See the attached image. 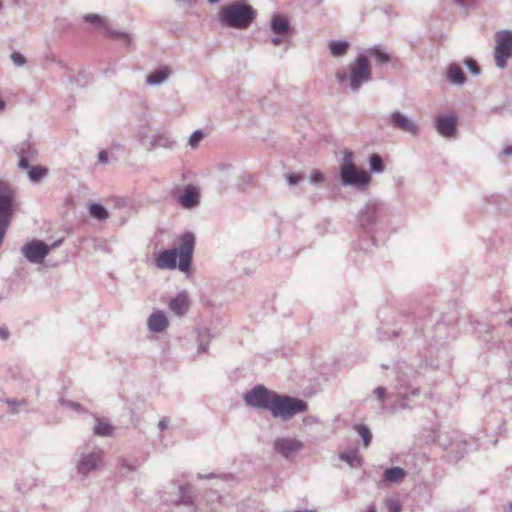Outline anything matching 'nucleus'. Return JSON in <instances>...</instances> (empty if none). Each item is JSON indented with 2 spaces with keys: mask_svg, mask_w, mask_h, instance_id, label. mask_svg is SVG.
Masks as SVG:
<instances>
[{
  "mask_svg": "<svg viewBox=\"0 0 512 512\" xmlns=\"http://www.w3.org/2000/svg\"><path fill=\"white\" fill-rule=\"evenodd\" d=\"M211 476H212V475H209V476H206V475H205V476H203V475H201V474H199V475H198V477H199V478H209V477H211Z\"/></svg>",
  "mask_w": 512,
  "mask_h": 512,
  "instance_id": "13d9d810",
  "label": "nucleus"
},
{
  "mask_svg": "<svg viewBox=\"0 0 512 512\" xmlns=\"http://www.w3.org/2000/svg\"><path fill=\"white\" fill-rule=\"evenodd\" d=\"M495 43V64L499 69H504L512 56V30L498 31L495 35Z\"/></svg>",
  "mask_w": 512,
  "mask_h": 512,
  "instance_id": "6e6552de",
  "label": "nucleus"
},
{
  "mask_svg": "<svg viewBox=\"0 0 512 512\" xmlns=\"http://www.w3.org/2000/svg\"><path fill=\"white\" fill-rule=\"evenodd\" d=\"M61 405L69 410L75 411V412H81L83 410V407L81 404L75 401L71 400H61Z\"/></svg>",
  "mask_w": 512,
  "mask_h": 512,
  "instance_id": "72a5a7b5",
  "label": "nucleus"
},
{
  "mask_svg": "<svg viewBox=\"0 0 512 512\" xmlns=\"http://www.w3.org/2000/svg\"><path fill=\"white\" fill-rule=\"evenodd\" d=\"M121 467L128 471H135L138 467L136 463L129 462L128 460H122Z\"/></svg>",
  "mask_w": 512,
  "mask_h": 512,
  "instance_id": "c03bdc74",
  "label": "nucleus"
},
{
  "mask_svg": "<svg viewBox=\"0 0 512 512\" xmlns=\"http://www.w3.org/2000/svg\"><path fill=\"white\" fill-rule=\"evenodd\" d=\"M24 147L29 148V144H27V143H23V144H21V146H20L19 148H17V149H16V151H17L18 153H20V154H23V153L25 152Z\"/></svg>",
  "mask_w": 512,
  "mask_h": 512,
  "instance_id": "603ef678",
  "label": "nucleus"
},
{
  "mask_svg": "<svg viewBox=\"0 0 512 512\" xmlns=\"http://www.w3.org/2000/svg\"><path fill=\"white\" fill-rule=\"evenodd\" d=\"M9 337V330L6 326H0V339L6 340Z\"/></svg>",
  "mask_w": 512,
  "mask_h": 512,
  "instance_id": "09e8293b",
  "label": "nucleus"
},
{
  "mask_svg": "<svg viewBox=\"0 0 512 512\" xmlns=\"http://www.w3.org/2000/svg\"><path fill=\"white\" fill-rule=\"evenodd\" d=\"M406 476V472L401 467H392L384 471L383 482L400 483Z\"/></svg>",
  "mask_w": 512,
  "mask_h": 512,
  "instance_id": "b1692460",
  "label": "nucleus"
},
{
  "mask_svg": "<svg viewBox=\"0 0 512 512\" xmlns=\"http://www.w3.org/2000/svg\"><path fill=\"white\" fill-rule=\"evenodd\" d=\"M204 133L201 130L194 131L188 139V145L195 149L198 147L199 143L203 140Z\"/></svg>",
  "mask_w": 512,
  "mask_h": 512,
  "instance_id": "473e14b6",
  "label": "nucleus"
},
{
  "mask_svg": "<svg viewBox=\"0 0 512 512\" xmlns=\"http://www.w3.org/2000/svg\"><path fill=\"white\" fill-rule=\"evenodd\" d=\"M304 449V442L297 437L279 436L273 441V451L286 460H293Z\"/></svg>",
  "mask_w": 512,
  "mask_h": 512,
  "instance_id": "1a4fd4ad",
  "label": "nucleus"
},
{
  "mask_svg": "<svg viewBox=\"0 0 512 512\" xmlns=\"http://www.w3.org/2000/svg\"><path fill=\"white\" fill-rule=\"evenodd\" d=\"M104 466V451L99 447L86 449L79 453L75 462L76 473L87 478L91 473L99 471Z\"/></svg>",
  "mask_w": 512,
  "mask_h": 512,
  "instance_id": "39448f33",
  "label": "nucleus"
},
{
  "mask_svg": "<svg viewBox=\"0 0 512 512\" xmlns=\"http://www.w3.org/2000/svg\"><path fill=\"white\" fill-rule=\"evenodd\" d=\"M339 458L346 462L351 468H358L362 465V457L358 449H349L339 454Z\"/></svg>",
  "mask_w": 512,
  "mask_h": 512,
  "instance_id": "5701e85b",
  "label": "nucleus"
},
{
  "mask_svg": "<svg viewBox=\"0 0 512 512\" xmlns=\"http://www.w3.org/2000/svg\"><path fill=\"white\" fill-rule=\"evenodd\" d=\"M11 60L13 64L18 67H22L26 64V58L19 52H13L11 54Z\"/></svg>",
  "mask_w": 512,
  "mask_h": 512,
  "instance_id": "c9c22d12",
  "label": "nucleus"
},
{
  "mask_svg": "<svg viewBox=\"0 0 512 512\" xmlns=\"http://www.w3.org/2000/svg\"><path fill=\"white\" fill-rule=\"evenodd\" d=\"M390 123L394 128L413 137H417L420 134V127L417 122L400 111H393L390 114Z\"/></svg>",
  "mask_w": 512,
  "mask_h": 512,
  "instance_id": "4468645a",
  "label": "nucleus"
},
{
  "mask_svg": "<svg viewBox=\"0 0 512 512\" xmlns=\"http://www.w3.org/2000/svg\"><path fill=\"white\" fill-rule=\"evenodd\" d=\"M169 327V320L164 311L154 309L147 318V328L150 332L160 334Z\"/></svg>",
  "mask_w": 512,
  "mask_h": 512,
  "instance_id": "2eb2a0df",
  "label": "nucleus"
},
{
  "mask_svg": "<svg viewBox=\"0 0 512 512\" xmlns=\"http://www.w3.org/2000/svg\"><path fill=\"white\" fill-rule=\"evenodd\" d=\"M169 310L177 317H183L190 308V299L187 291H181L168 302Z\"/></svg>",
  "mask_w": 512,
  "mask_h": 512,
  "instance_id": "f3484780",
  "label": "nucleus"
},
{
  "mask_svg": "<svg viewBox=\"0 0 512 512\" xmlns=\"http://www.w3.org/2000/svg\"><path fill=\"white\" fill-rule=\"evenodd\" d=\"M5 403L9 407V411L12 413H17L19 411V408L25 407L27 405L26 400H16V399H6Z\"/></svg>",
  "mask_w": 512,
  "mask_h": 512,
  "instance_id": "2f4dec72",
  "label": "nucleus"
},
{
  "mask_svg": "<svg viewBox=\"0 0 512 512\" xmlns=\"http://www.w3.org/2000/svg\"><path fill=\"white\" fill-rule=\"evenodd\" d=\"M354 430L362 438L364 447H368L371 443L372 434L369 428L364 424H357L354 426Z\"/></svg>",
  "mask_w": 512,
  "mask_h": 512,
  "instance_id": "c756f323",
  "label": "nucleus"
},
{
  "mask_svg": "<svg viewBox=\"0 0 512 512\" xmlns=\"http://www.w3.org/2000/svg\"><path fill=\"white\" fill-rule=\"evenodd\" d=\"M509 510L512 512V502L509 504Z\"/></svg>",
  "mask_w": 512,
  "mask_h": 512,
  "instance_id": "052dcab7",
  "label": "nucleus"
},
{
  "mask_svg": "<svg viewBox=\"0 0 512 512\" xmlns=\"http://www.w3.org/2000/svg\"><path fill=\"white\" fill-rule=\"evenodd\" d=\"M200 190L197 186L187 185L183 193L178 197V202L185 209H192L199 205Z\"/></svg>",
  "mask_w": 512,
  "mask_h": 512,
  "instance_id": "a211bd4d",
  "label": "nucleus"
},
{
  "mask_svg": "<svg viewBox=\"0 0 512 512\" xmlns=\"http://www.w3.org/2000/svg\"><path fill=\"white\" fill-rule=\"evenodd\" d=\"M453 1L463 8H469L474 4V0H453Z\"/></svg>",
  "mask_w": 512,
  "mask_h": 512,
  "instance_id": "de8ad7c7",
  "label": "nucleus"
},
{
  "mask_svg": "<svg viewBox=\"0 0 512 512\" xmlns=\"http://www.w3.org/2000/svg\"><path fill=\"white\" fill-rule=\"evenodd\" d=\"M306 410L307 403L305 401L290 396H281L276 393L270 412L275 418L289 420Z\"/></svg>",
  "mask_w": 512,
  "mask_h": 512,
  "instance_id": "423d86ee",
  "label": "nucleus"
},
{
  "mask_svg": "<svg viewBox=\"0 0 512 512\" xmlns=\"http://www.w3.org/2000/svg\"><path fill=\"white\" fill-rule=\"evenodd\" d=\"M255 16L256 13L251 6L240 2L222 6L219 12L220 22L235 29L247 28Z\"/></svg>",
  "mask_w": 512,
  "mask_h": 512,
  "instance_id": "20e7f679",
  "label": "nucleus"
},
{
  "mask_svg": "<svg viewBox=\"0 0 512 512\" xmlns=\"http://www.w3.org/2000/svg\"><path fill=\"white\" fill-rule=\"evenodd\" d=\"M364 512H377V509H376L375 505L370 504L367 506V508Z\"/></svg>",
  "mask_w": 512,
  "mask_h": 512,
  "instance_id": "864d4df0",
  "label": "nucleus"
},
{
  "mask_svg": "<svg viewBox=\"0 0 512 512\" xmlns=\"http://www.w3.org/2000/svg\"><path fill=\"white\" fill-rule=\"evenodd\" d=\"M83 19L85 22L93 25L95 28L103 29L104 31H106L110 37L119 39L127 45L131 41V37L129 36V34L110 29L108 19L100 16L99 14L88 13L84 15Z\"/></svg>",
  "mask_w": 512,
  "mask_h": 512,
  "instance_id": "ddd939ff",
  "label": "nucleus"
},
{
  "mask_svg": "<svg viewBox=\"0 0 512 512\" xmlns=\"http://www.w3.org/2000/svg\"><path fill=\"white\" fill-rule=\"evenodd\" d=\"M195 248V236L191 232L180 235L177 246L160 251L154 257V265L160 270H175L189 275Z\"/></svg>",
  "mask_w": 512,
  "mask_h": 512,
  "instance_id": "f257e3e1",
  "label": "nucleus"
},
{
  "mask_svg": "<svg viewBox=\"0 0 512 512\" xmlns=\"http://www.w3.org/2000/svg\"><path fill=\"white\" fill-rule=\"evenodd\" d=\"M446 78L451 84L457 85V86L464 85V83L466 81V77H465L463 70L461 69L460 66H458L454 63H451L447 66Z\"/></svg>",
  "mask_w": 512,
  "mask_h": 512,
  "instance_id": "4be33fe9",
  "label": "nucleus"
},
{
  "mask_svg": "<svg viewBox=\"0 0 512 512\" xmlns=\"http://www.w3.org/2000/svg\"><path fill=\"white\" fill-rule=\"evenodd\" d=\"M98 161L102 164H107L109 162V156L106 151H100L98 153Z\"/></svg>",
  "mask_w": 512,
  "mask_h": 512,
  "instance_id": "49530a36",
  "label": "nucleus"
},
{
  "mask_svg": "<svg viewBox=\"0 0 512 512\" xmlns=\"http://www.w3.org/2000/svg\"><path fill=\"white\" fill-rule=\"evenodd\" d=\"M210 3H216L218 2L219 0H208Z\"/></svg>",
  "mask_w": 512,
  "mask_h": 512,
  "instance_id": "bf43d9fd",
  "label": "nucleus"
},
{
  "mask_svg": "<svg viewBox=\"0 0 512 512\" xmlns=\"http://www.w3.org/2000/svg\"><path fill=\"white\" fill-rule=\"evenodd\" d=\"M48 174V169L43 166H32L28 171L27 175L31 182H39Z\"/></svg>",
  "mask_w": 512,
  "mask_h": 512,
  "instance_id": "c85d7f7f",
  "label": "nucleus"
},
{
  "mask_svg": "<svg viewBox=\"0 0 512 512\" xmlns=\"http://www.w3.org/2000/svg\"><path fill=\"white\" fill-rule=\"evenodd\" d=\"M303 179V176L301 174H287L286 175V181L289 185H296Z\"/></svg>",
  "mask_w": 512,
  "mask_h": 512,
  "instance_id": "ea45409f",
  "label": "nucleus"
},
{
  "mask_svg": "<svg viewBox=\"0 0 512 512\" xmlns=\"http://www.w3.org/2000/svg\"><path fill=\"white\" fill-rule=\"evenodd\" d=\"M507 324L512 328V317L507 321Z\"/></svg>",
  "mask_w": 512,
  "mask_h": 512,
  "instance_id": "4d7b16f0",
  "label": "nucleus"
},
{
  "mask_svg": "<svg viewBox=\"0 0 512 512\" xmlns=\"http://www.w3.org/2000/svg\"><path fill=\"white\" fill-rule=\"evenodd\" d=\"M465 65L473 75L477 76L480 74V69L478 67L477 62L474 59H466Z\"/></svg>",
  "mask_w": 512,
  "mask_h": 512,
  "instance_id": "e433bc0d",
  "label": "nucleus"
},
{
  "mask_svg": "<svg viewBox=\"0 0 512 512\" xmlns=\"http://www.w3.org/2000/svg\"><path fill=\"white\" fill-rule=\"evenodd\" d=\"M93 431L98 436L109 437L113 435L114 427L107 419H97Z\"/></svg>",
  "mask_w": 512,
  "mask_h": 512,
  "instance_id": "a878e982",
  "label": "nucleus"
},
{
  "mask_svg": "<svg viewBox=\"0 0 512 512\" xmlns=\"http://www.w3.org/2000/svg\"><path fill=\"white\" fill-rule=\"evenodd\" d=\"M5 105H6V104H5V102H4L3 100H1V99H0V112H1L2 110H4Z\"/></svg>",
  "mask_w": 512,
  "mask_h": 512,
  "instance_id": "6e6d98bb",
  "label": "nucleus"
},
{
  "mask_svg": "<svg viewBox=\"0 0 512 512\" xmlns=\"http://www.w3.org/2000/svg\"><path fill=\"white\" fill-rule=\"evenodd\" d=\"M289 36L284 35H274L271 37L270 42L273 46H280L282 44L288 43Z\"/></svg>",
  "mask_w": 512,
  "mask_h": 512,
  "instance_id": "4c0bfd02",
  "label": "nucleus"
},
{
  "mask_svg": "<svg viewBox=\"0 0 512 512\" xmlns=\"http://www.w3.org/2000/svg\"><path fill=\"white\" fill-rule=\"evenodd\" d=\"M350 44L348 41L345 40H334L330 41L328 44V48L330 51V54L333 57H343L347 54L349 50Z\"/></svg>",
  "mask_w": 512,
  "mask_h": 512,
  "instance_id": "393cba45",
  "label": "nucleus"
},
{
  "mask_svg": "<svg viewBox=\"0 0 512 512\" xmlns=\"http://www.w3.org/2000/svg\"><path fill=\"white\" fill-rule=\"evenodd\" d=\"M270 29L274 35L290 36L291 26L288 19L282 15H274L270 22Z\"/></svg>",
  "mask_w": 512,
  "mask_h": 512,
  "instance_id": "aec40b11",
  "label": "nucleus"
},
{
  "mask_svg": "<svg viewBox=\"0 0 512 512\" xmlns=\"http://www.w3.org/2000/svg\"><path fill=\"white\" fill-rule=\"evenodd\" d=\"M502 154L506 155V156H511L512 155V145L505 147L502 150Z\"/></svg>",
  "mask_w": 512,
  "mask_h": 512,
  "instance_id": "3c124183",
  "label": "nucleus"
},
{
  "mask_svg": "<svg viewBox=\"0 0 512 512\" xmlns=\"http://www.w3.org/2000/svg\"><path fill=\"white\" fill-rule=\"evenodd\" d=\"M373 395L381 404H383L386 395V389L384 387H377L373 391Z\"/></svg>",
  "mask_w": 512,
  "mask_h": 512,
  "instance_id": "a19ab883",
  "label": "nucleus"
},
{
  "mask_svg": "<svg viewBox=\"0 0 512 512\" xmlns=\"http://www.w3.org/2000/svg\"><path fill=\"white\" fill-rule=\"evenodd\" d=\"M208 347H209V341H204V340L200 341L198 348H197V353L202 354V353L207 352Z\"/></svg>",
  "mask_w": 512,
  "mask_h": 512,
  "instance_id": "a18cd8bd",
  "label": "nucleus"
},
{
  "mask_svg": "<svg viewBox=\"0 0 512 512\" xmlns=\"http://www.w3.org/2000/svg\"><path fill=\"white\" fill-rule=\"evenodd\" d=\"M339 177L343 187L354 188L361 192L367 190L372 182L371 173L357 167L354 162V153L350 150L343 151Z\"/></svg>",
  "mask_w": 512,
  "mask_h": 512,
  "instance_id": "7ed1b4c3",
  "label": "nucleus"
},
{
  "mask_svg": "<svg viewBox=\"0 0 512 512\" xmlns=\"http://www.w3.org/2000/svg\"><path fill=\"white\" fill-rule=\"evenodd\" d=\"M89 213L93 218L99 221L106 220L109 216L107 209L103 205L98 203H93L89 205Z\"/></svg>",
  "mask_w": 512,
  "mask_h": 512,
  "instance_id": "cd10ccee",
  "label": "nucleus"
},
{
  "mask_svg": "<svg viewBox=\"0 0 512 512\" xmlns=\"http://www.w3.org/2000/svg\"><path fill=\"white\" fill-rule=\"evenodd\" d=\"M435 128L437 132L445 137L451 138L456 135L457 120L453 115H441L435 119Z\"/></svg>",
  "mask_w": 512,
  "mask_h": 512,
  "instance_id": "dca6fc26",
  "label": "nucleus"
},
{
  "mask_svg": "<svg viewBox=\"0 0 512 512\" xmlns=\"http://www.w3.org/2000/svg\"><path fill=\"white\" fill-rule=\"evenodd\" d=\"M360 54L367 55V59L372 58L377 65L387 64L391 60V56L388 51L381 45H375L373 47H369L364 51L360 52Z\"/></svg>",
  "mask_w": 512,
  "mask_h": 512,
  "instance_id": "6ab92c4d",
  "label": "nucleus"
},
{
  "mask_svg": "<svg viewBox=\"0 0 512 512\" xmlns=\"http://www.w3.org/2000/svg\"><path fill=\"white\" fill-rule=\"evenodd\" d=\"M276 392L268 390L263 385H257L244 395L247 406L271 411Z\"/></svg>",
  "mask_w": 512,
  "mask_h": 512,
  "instance_id": "0eeeda50",
  "label": "nucleus"
},
{
  "mask_svg": "<svg viewBox=\"0 0 512 512\" xmlns=\"http://www.w3.org/2000/svg\"><path fill=\"white\" fill-rule=\"evenodd\" d=\"M335 78L341 86L358 92L372 80V67L367 55L358 53L346 67L336 71Z\"/></svg>",
  "mask_w": 512,
  "mask_h": 512,
  "instance_id": "f03ea898",
  "label": "nucleus"
},
{
  "mask_svg": "<svg viewBox=\"0 0 512 512\" xmlns=\"http://www.w3.org/2000/svg\"><path fill=\"white\" fill-rule=\"evenodd\" d=\"M240 179L244 185H249L252 182V176L248 174H243Z\"/></svg>",
  "mask_w": 512,
  "mask_h": 512,
  "instance_id": "8fccbe9b",
  "label": "nucleus"
},
{
  "mask_svg": "<svg viewBox=\"0 0 512 512\" xmlns=\"http://www.w3.org/2000/svg\"><path fill=\"white\" fill-rule=\"evenodd\" d=\"M21 252L30 263L41 264L50 253V247L41 240H32L22 246Z\"/></svg>",
  "mask_w": 512,
  "mask_h": 512,
  "instance_id": "f8f14e48",
  "label": "nucleus"
},
{
  "mask_svg": "<svg viewBox=\"0 0 512 512\" xmlns=\"http://www.w3.org/2000/svg\"><path fill=\"white\" fill-rule=\"evenodd\" d=\"M385 207L377 200H370L358 212V222L362 228L374 226L383 215Z\"/></svg>",
  "mask_w": 512,
  "mask_h": 512,
  "instance_id": "9b49d317",
  "label": "nucleus"
},
{
  "mask_svg": "<svg viewBox=\"0 0 512 512\" xmlns=\"http://www.w3.org/2000/svg\"><path fill=\"white\" fill-rule=\"evenodd\" d=\"M172 74V71L169 67H161L152 71L146 78V83L149 86H160L164 84Z\"/></svg>",
  "mask_w": 512,
  "mask_h": 512,
  "instance_id": "412c9836",
  "label": "nucleus"
},
{
  "mask_svg": "<svg viewBox=\"0 0 512 512\" xmlns=\"http://www.w3.org/2000/svg\"><path fill=\"white\" fill-rule=\"evenodd\" d=\"M312 184L321 183L324 180V175L319 170H314L309 176Z\"/></svg>",
  "mask_w": 512,
  "mask_h": 512,
  "instance_id": "58836bf2",
  "label": "nucleus"
},
{
  "mask_svg": "<svg viewBox=\"0 0 512 512\" xmlns=\"http://www.w3.org/2000/svg\"><path fill=\"white\" fill-rule=\"evenodd\" d=\"M138 139L147 150L157 148L171 150L176 146V140L162 132L149 133L148 131H140Z\"/></svg>",
  "mask_w": 512,
  "mask_h": 512,
  "instance_id": "9d476101",
  "label": "nucleus"
},
{
  "mask_svg": "<svg viewBox=\"0 0 512 512\" xmlns=\"http://www.w3.org/2000/svg\"><path fill=\"white\" fill-rule=\"evenodd\" d=\"M194 498V494L188 486H181L179 488V498L176 503L191 507L194 506Z\"/></svg>",
  "mask_w": 512,
  "mask_h": 512,
  "instance_id": "bb28decb",
  "label": "nucleus"
},
{
  "mask_svg": "<svg viewBox=\"0 0 512 512\" xmlns=\"http://www.w3.org/2000/svg\"><path fill=\"white\" fill-rule=\"evenodd\" d=\"M158 429L161 431H164L169 428L170 426V419L167 417H163L158 422Z\"/></svg>",
  "mask_w": 512,
  "mask_h": 512,
  "instance_id": "37998d69",
  "label": "nucleus"
},
{
  "mask_svg": "<svg viewBox=\"0 0 512 512\" xmlns=\"http://www.w3.org/2000/svg\"><path fill=\"white\" fill-rule=\"evenodd\" d=\"M386 507L390 512H400L401 504L397 499L390 498L385 501Z\"/></svg>",
  "mask_w": 512,
  "mask_h": 512,
  "instance_id": "f704fd0d",
  "label": "nucleus"
},
{
  "mask_svg": "<svg viewBox=\"0 0 512 512\" xmlns=\"http://www.w3.org/2000/svg\"><path fill=\"white\" fill-rule=\"evenodd\" d=\"M18 166L21 169L28 171L32 166L29 164L28 158L26 156H21L18 161Z\"/></svg>",
  "mask_w": 512,
  "mask_h": 512,
  "instance_id": "79ce46f5",
  "label": "nucleus"
},
{
  "mask_svg": "<svg viewBox=\"0 0 512 512\" xmlns=\"http://www.w3.org/2000/svg\"><path fill=\"white\" fill-rule=\"evenodd\" d=\"M60 243H61V241H56V242H54L51 246H49V247H50V250H51L52 248H56V247H58V246L60 245Z\"/></svg>",
  "mask_w": 512,
  "mask_h": 512,
  "instance_id": "5fc2aeb1",
  "label": "nucleus"
},
{
  "mask_svg": "<svg viewBox=\"0 0 512 512\" xmlns=\"http://www.w3.org/2000/svg\"><path fill=\"white\" fill-rule=\"evenodd\" d=\"M370 172L381 173L384 171V164L382 158L378 154H372L369 157Z\"/></svg>",
  "mask_w": 512,
  "mask_h": 512,
  "instance_id": "7c9ffc66",
  "label": "nucleus"
}]
</instances>
